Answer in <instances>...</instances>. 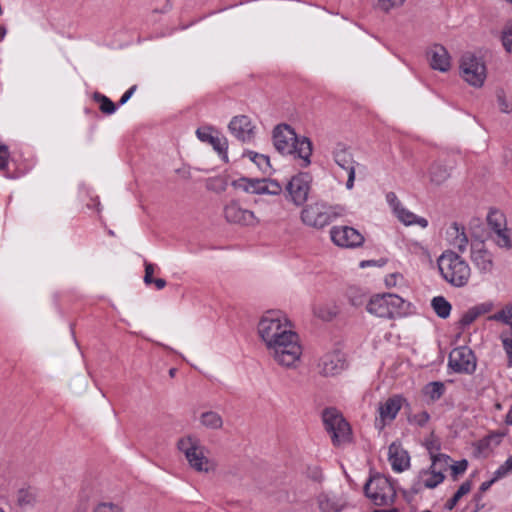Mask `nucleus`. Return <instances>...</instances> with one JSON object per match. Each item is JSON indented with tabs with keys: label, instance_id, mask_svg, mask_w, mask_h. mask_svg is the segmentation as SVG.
<instances>
[{
	"label": "nucleus",
	"instance_id": "obj_25",
	"mask_svg": "<svg viewBox=\"0 0 512 512\" xmlns=\"http://www.w3.org/2000/svg\"><path fill=\"white\" fill-rule=\"evenodd\" d=\"M265 178H248L241 177L233 182V186L246 193L250 194H264Z\"/></svg>",
	"mask_w": 512,
	"mask_h": 512
},
{
	"label": "nucleus",
	"instance_id": "obj_21",
	"mask_svg": "<svg viewBox=\"0 0 512 512\" xmlns=\"http://www.w3.org/2000/svg\"><path fill=\"white\" fill-rule=\"evenodd\" d=\"M388 460L395 472H403L410 466V457L408 452L396 443H392L389 446Z\"/></svg>",
	"mask_w": 512,
	"mask_h": 512
},
{
	"label": "nucleus",
	"instance_id": "obj_39",
	"mask_svg": "<svg viewBox=\"0 0 512 512\" xmlns=\"http://www.w3.org/2000/svg\"><path fill=\"white\" fill-rule=\"evenodd\" d=\"M489 320L500 321L512 327V305L506 306L499 312L489 316Z\"/></svg>",
	"mask_w": 512,
	"mask_h": 512
},
{
	"label": "nucleus",
	"instance_id": "obj_49",
	"mask_svg": "<svg viewBox=\"0 0 512 512\" xmlns=\"http://www.w3.org/2000/svg\"><path fill=\"white\" fill-rule=\"evenodd\" d=\"M477 315H476V312L475 310L472 308H470L468 311H466L463 316L461 317V320H460V323L462 326H469L470 324H472L476 319H477Z\"/></svg>",
	"mask_w": 512,
	"mask_h": 512
},
{
	"label": "nucleus",
	"instance_id": "obj_50",
	"mask_svg": "<svg viewBox=\"0 0 512 512\" xmlns=\"http://www.w3.org/2000/svg\"><path fill=\"white\" fill-rule=\"evenodd\" d=\"M144 266H145V274H144L143 280L146 285H150L153 282V273L155 270V265L145 261Z\"/></svg>",
	"mask_w": 512,
	"mask_h": 512
},
{
	"label": "nucleus",
	"instance_id": "obj_47",
	"mask_svg": "<svg viewBox=\"0 0 512 512\" xmlns=\"http://www.w3.org/2000/svg\"><path fill=\"white\" fill-rule=\"evenodd\" d=\"M93 512H123V508L112 502H103L98 504Z\"/></svg>",
	"mask_w": 512,
	"mask_h": 512
},
{
	"label": "nucleus",
	"instance_id": "obj_10",
	"mask_svg": "<svg viewBox=\"0 0 512 512\" xmlns=\"http://www.w3.org/2000/svg\"><path fill=\"white\" fill-rule=\"evenodd\" d=\"M223 215L228 223L242 227H255L260 223V219L252 210L244 208L236 200H232L224 206Z\"/></svg>",
	"mask_w": 512,
	"mask_h": 512
},
{
	"label": "nucleus",
	"instance_id": "obj_13",
	"mask_svg": "<svg viewBox=\"0 0 512 512\" xmlns=\"http://www.w3.org/2000/svg\"><path fill=\"white\" fill-rule=\"evenodd\" d=\"M334 162L348 174L346 188L351 190L354 187L355 171L359 164L354 160L350 149L343 143H337L332 150Z\"/></svg>",
	"mask_w": 512,
	"mask_h": 512
},
{
	"label": "nucleus",
	"instance_id": "obj_63",
	"mask_svg": "<svg viewBox=\"0 0 512 512\" xmlns=\"http://www.w3.org/2000/svg\"><path fill=\"white\" fill-rule=\"evenodd\" d=\"M367 262H361V266L364 267Z\"/></svg>",
	"mask_w": 512,
	"mask_h": 512
},
{
	"label": "nucleus",
	"instance_id": "obj_31",
	"mask_svg": "<svg viewBox=\"0 0 512 512\" xmlns=\"http://www.w3.org/2000/svg\"><path fill=\"white\" fill-rule=\"evenodd\" d=\"M490 237L499 248L506 250L512 248V240L507 227L491 233Z\"/></svg>",
	"mask_w": 512,
	"mask_h": 512
},
{
	"label": "nucleus",
	"instance_id": "obj_60",
	"mask_svg": "<svg viewBox=\"0 0 512 512\" xmlns=\"http://www.w3.org/2000/svg\"><path fill=\"white\" fill-rule=\"evenodd\" d=\"M504 32H512V22L510 23L508 29L505 30Z\"/></svg>",
	"mask_w": 512,
	"mask_h": 512
},
{
	"label": "nucleus",
	"instance_id": "obj_55",
	"mask_svg": "<svg viewBox=\"0 0 512 512\" xmlns=\"http://www.w3.org/2000/svg\"><path fill=\"white\" fill-rule=\"evenodd\" d=\"M136 90V86H132L130 87L121 97L120 101H119V104L120 105H123L125 104L133 95V93L135 92Z\"/></svg>",
	"mask_w": 512,
	"mask_h": 512
},
{
	"label": "nucleus",
	"instance_id": "obj_11",
	"mask_svg": "<svg viewBox=\"0 0 512 512\" xmlns=\"http://www.w3.org/2000/svg\"><path fill=\"white\" fill-rule=\"evenodd\" d=\"M312 177L309 173H298L286 185L290 201L295 206H303L308 200L311 190Z\"/></svg>",
	"mask_w": 512,
	"mask_h": 512
},
{
	"label": "nucleus",
	"instance_id": "obj_27",
	"mask_svg": "<svg viewBox=\"0 0 512 512\" xmlns=\"http://www.w3.org/2000/svg\"><path fill=\"white\" fill-rule=\"evenodd\" d=\"M395 215L404 225L409 226L417 224L422 228H426L428 226L427 219L415 215L403 206L401 208H396Z\"/></svg>",
	"mask_w": 512,
	"mask_h": 512
},
{
	"label": "nucleus",
	"instance_id": "obj_46",
	"mask_svg": "<svg viewBox=\"0 0 512 512\" xmlns=\"http://www.w3.org/2000/svg\"><path fill=\"white\" fill-rule=\"evenodd\" d=\"M501 341L508 357V365L512 367V333L502 334Z\"/></svg>",
	"mask_w": 512,
	"mask_h": 512
},
{
	"label": "nucleus",
	"instance_id": "obj_38",
	"mask_svg": "<svg viewBox=\"0 0 512 512\" xmlns=\"http://www.w3.org/2000/svg\"><path fill=\"white\" fill-rule=\"evenodd\" d=\"M471 490V484L470 482L466 481V482H463L460 487L458 488V490L455 492V494L453 495V497L451 499H449L446 504H445V507L448 509V510H452L458 503V501L464 496L466 495L467 493H469Z\"/></svg>",
	"mask_w": 512,
	"mask_h": 512
},
{
	"label": "nucleus",
	"instance_id": "obj_33",
	"mask_svg": "<svg viewBox=\"0 0 512 512\" xmlns=\"http://www.w3.org/2000/svg\"><path fill=\"white\" fill-rule=\"evenodd\" d=\"M431 465L430 467L436 471V473L444 474L450 466V462H452L451 458L442 453H438L437 455H432Z\"/></svg>",
	"mask_w": 512,
	"mask_h": 512
},
{
	"label": "nucleus",
	"instance_id": "obj_19",
	"mask_svg": "<svg viewBox=\"0 0 512 512\" xmlns=\"http://www.w3.org/2000/svg\"><path fill=\"white\" fill-rule=\"evenodd\" d=\"M471 260L481 273H490L493 270V256L483 242L472 244Z\"/></svg>",
	"mask_w": 512,
	"mask_h": 512
},
{
	"label": "nucleus",
	"instance_id": "obj_54",
	"mask_svg": "<svg viewBox=\"0 0 512 512\" xmlns=\"http://www.w3.org/2000/svg\"><path fill=\"white\" fill-rule=\"evenodd\" d=\"M425 445H426V448H427V450L429 452L430 458L432 457V455H437L438 454V453H436V451L439 450V445L435 441H433V440L426 441Z\"/></svg>",
	"mask_w": 512,
	"mask_h": 512
},
{
	"label": "nucleus",
	"instance_id": "obj_17",
	"mask_svg": "<svg viewBox=\"0 0 512 512\" xmlns=\"http://www.w3.org/2000/svg\"><path fill=\"white\" fill-rule=\"evenodd\" d=\"M230 133L241 142H251L255 137V125L246 115L234 116L229 125Z\"/></svg>",
	"mask_w": 512,
	"mask_h": 512
},
{
	"label": "nucleus",
	"instance_id": "obj_57",
	"mask_svg": "<svg viewBox=\"0 0 512 512\" xmlns=\"http://www.w3.org/2000/svg\"><path fill=\"white\" fill-rule=\"evenodd\" d=\"M157 290H161L166 286V281L162 278L153 279V282Z\"/></svg>",
	"mask_w": 512,
	"mask_h": 512
},
{
	"label": "nucleus",
	"instance_id": "obj_2",
	"mask_svg": "<svg viewBox=\"0 0 512 512\" xmlns=\"http://www.w3.org/2000/svg\"><path fill=\"white\" fill-rule=\"evenodd\" d=\"M273 145L280 154L299 158L302 167H307L311 163L312 142L307 137L298 138L287 124H279L274 128Z\"/></svg>",
	"mask_w": 512,
	"mask_h": 512
},
{
	"label": "nucleus",
	"instance_id": "obj_12",
	"mask_svg": "<svg viewBox=\"0 0 512 512\" xmlns=\"http://www.w3.org/2000/svg\"><path fill=\"white\" fill-rule=\"evenodd\" d=\"M448 365L456 373L472 374L477 362L473 351L467 346H461L450 352Z\"/></svg>",
	"mask_w": 512,
	"mask_h": 512
},
{
	"label": "nucleus",
	"instance_id": "obj_64",
	"mask_svg": "<svg viewBox=\"0 0 512 512\" xmlns=\"http://www.w3.org/2000/svg\"><path fill=\"white\" fill-rule=\"evenodd\" d=\"M506 1L509 2V3H512V0H506Z\"/></svg>",
	"mask_w": 512,
	"mask_h": 512
},
{
	"label": "nucleus",
	"instance_id": "obj_4",
	"mask_svg": "<svg viewBox=\"0 0 512 512\" xmlns=\"http://www.w3.org/2000/svg\"><path fill=\"white\" fill-rule=\"evenodd\" d=\"M439 271L445 281L454 287L467 285L471 269L469 264L458 254L447 250L438 258Z\"/></svg>",
	"mask_w": 512,
	"mask_h": 512
},
{
	"label": "nucleus",
	"instance_id": "obj_8",
	"mask_svg": "<svg viewBox=\"0 0 512 512\" xmlns=\"http://www.w3.org/2000/svg\"><path fill=\"white\" fill-rule=\"evenodd\" d=\"M322 418L325 429L331 435L332 442L335 446H341L350 442V426L336 409H325Z\"/></svg>",
	"mask_w": 512,
	"mask_h": 512
},
{
	"label": "nucleus",
	"instance_id": "obj_6",
	"mask_svg": "<svg viewBox=\"0 0 512 512\" xmlns=\"http://www.w3.org/2000/svg\"><path fill=\"white\" fill-rule=\"evenodd\" d=\"M177 448L182 452L193 470L200 473H209L215 469V464L207 455V449L199 439L186 436L178 440Z\"/></svg>",
	"mask_w": 512,
	"mask_h": 512
},
{
	"label": "nucleus",
	"instance_id": "obj_41",
	"mask_svg": "<svg viewBox=\"0 0 512 512\" xmlns=\"http://www.w3.org/2000/svg\"><path fill=\"white\" fill-rule=\"evenodd\" d=\"M282 190L283 188L278 181L265 178L264 194L276 196L281 194Z\"/></svg>",
	"mask_w": 512,
	"mask_h": 512
},
{
	"label": "nucleus",
	"instance_id": "obj_20",
	"mask_svg": "<svg viewBox=\"0 0 512 512\" xmlns=\"http://www.w3.org/2000/svg\"><path fill=\"white\" fill-rule=\"evenodd\" d=\"M427 55L430 61V66L434 70L447 72L450 69L451 58L444 46L438 44L433 45L427 52Z\"/></svg>",
	"mask_w": 512,
	"mask_h": 512
},
{
	"label": "nucleus",
	"instance_id": "obj_35",
	"mask_svg": "<svg viewBox=\"0 0 512 512\" xmlns=\"http://www.w3.org/2000/svg\"><path fill=\"white\" fill-rule=\"evenodd\" d=\"M487 223L493 233L506 227V218L501 212L492 210L487 215Z\"/></svg>",
	"mask_w": 512,
	"mask_h": 512
},
{
	"label": "nucleus",
	"instance_id": "obj_52",
	"mask_svg": "<svg viewBox=\"0 0 512 512\" xmlns=\"http://www.w3.org/2000/svg\"><path fill=\"white\" fill-rule=\"evenodd\" d=\"M386 200L389 203V205L393 208L394 213L396 212V208L402 207L399 199L397 198V196L394 192L387 193Z\"/></svg>",
	"mask_w": 512,
	"mask_h": 512
},
{
	"label": "nucleus",
	"instance_id": "obj_56",
	"mask_svg": "<svg viewBox=\"0 0 512 512\" xmlns=\"http://www.w3.org/2000/svg\"><path fill=\"white\" fill-rule=\"evenodd\" d=\"M399 278H401V275L398 273L389 274L385 278V283L387 286H395Z\"/></svg>",
	"mask_w": 512,
	"mask_h": 512
},
{
	"label": "nucleus",
	"instance_id": "obj_62",
	"mask_svg": "<svg viewBox=\"0 0 512 512\" xmlns=\"http://www.w3.org/2000/svg\"><path fill=\"white\" fill-rule=\"evenodd\" d=\"M319 473H320V472L317 470V471L315 472L314 478H317Z\"/></svg>",
	"mask_w": 512,
	"mask_h": 512
},
{
	"label": "nucleus",
	"instance_id": "obj_53",
	"mask_svg": "<svg viewBox=\"0 0 512 512\" xmlns=\"http://www.w3.org/2000/svg\"><path fill=\"white\" fill-rule=\"evenodd\" d=\"M502 44L507 52L512 53V34H502Z\"/></svg>",
	"mask_w": 512,
	"mask_h": 512
},
{
	"label": "nucleus",
	"instance_id": "obj_37",
	"mask_svg": "<svg viewBox=\"0 0 512 512\" xmlns=\"http://www.w3.org/2000/svg\"><path fill=\"white\" fill-rule=\"evenodd\" d=\"M16 502L21 508H27L34 504L35 494L30 488H23L18 490L16 494Z\"/></svg>",
	"mask_w": 512,
	"mask_h": 512
},
{
	"label": "nucleus",
	"instance_id": "obj_26",
	"mask_svg": "<svg viewBox=\"0 0 512 512\" xmlns=\"http://www.w3.org/2000/svg\"><path fill=\"white\" fill-rule=\"evenodd\" d=\"M511 473H512V455H510L506 459V461L495 470V472L493 473V477L490 480L485 481L481 484L480 490L482 492L487 491L492 486L493 483L506 477L507 475H509Z\"/></svg>",
	"mask_w": 512,
	"mask_h": 512
},
{
	"label": "nucleus",
	"instance_id": "obj_34",
	"mask_svg": "<svg viewBox=\"0 0 512 512\" xmlns=\"http://www.w3.org/2000/svg\"><path fill=\"white\" fill-rule=\"evenodd\" d=\"M423 392L432 402H435L444 395L445 385L438 381L430 382L424 387Z\"/></svg>",
	"mask_w": 512,
	"mask_h": 512
},
{
	"label": "nucleus",
	"instance_id": "obj_3",
	"mask_svg": "<svg viewBox=\"0 0 512 512\" xmlns=\"http://www.w3.org/2000/svg\"><path fill=\"white\" fill-rule=\"evenodd\" d=\"M344 215L345 208L342 205H331L325 201H316L303 207L300 219L306 226L322 229Z\"/></svg>",
	"mask_w": 512,
	"mask_h": 512
},
{
	"label": "nucleus",
	"instance_id": "obj_28",
	"mask_svg": "<svg viewBox=\"0 0 512 512\" xmlns=\"http://www.w3.org/2000/svg\"><path fill=\"white\" fill-rule=\"evenodd\" d=\"M429 176L431 183L441 185L449 178L450 171L445 165L434 163L430 167Z\"/></svg>",
	"mask_w": 512,
	"mask_h": 512
},
{
	"label": "nucleus",
	"instance_id": "obj_36",
	"mask_svg": "<svg viewBox=\"0 0 512 512\" xmlns=\"http://www.w3.org/2000/svg\"><path fill=\"white\" fill-rule=\"evenodd\" d=\"M245 156L254 162L263 173H268L271 170L270 159L268 156L254 151H247Z\"/></svg>",
	"mask_w": 512,
	"mask_h": 512
},
{
	"label": "nucleus",
	"instance_id": "obj_24",
	"mask_svg": "<svg viewBox=\"0 0 512 512\" xmlns=\"http://www.w3.org/2000/svg\"><path fill=\"white\" fill-rule=\"evenodd\" d=\"M444 479V474L436 473V471L429 467L427 469H422L419 472L414 486L417 487V490H420L421 488L434 489L441 484Z\"/></svg>",
	"mask_w": 512,
	"mask_h": 512
},
{
	"label": "nucleus",
	"instance_id": "obj_29",
	"mask_svg": "<svg viewBox=\"0 0 512 512\" xmlns=\"http://www.w3.org/2000/svg\"><path fill=\"white\" fill-rule=\"evenodd\" d=\"M313 311L318 318L330 321L338 314V307L334 303L318 304L314 306Z\"/></svg>",
	"mask_w": 512,
	"mask_h": 512
},
{
	"label": "nucleus",
	"instance_id": "obj_51",
	"mask_svg": "<svg viewBox=\"0 0 512 512\" xmlns=\"http://www.w3.org/2000/svg\"><path fill=\"white\" fill-rule=\"evenodd\" d=\"M473 309L475 310L477 317H480L484 314L489 313L493 309V304L490 302H485L473 306Z\"/></svg>",
	"mask_w": 512,
	"mask_h": 512
},
{
	"label": "nucleus",
	"instance_id": "obj_7",
	"mask_svg": "<svg viewBox=\"0 0 512 512\" xmlns=\"http://www.w3.org/2000/svg\"><path fill=\"white\" fill-rule=\"evenodd\" d=\"M405 301L396 294L375 295L370 298L366 310L380 318H395L404 314Z\"/></svg>",
	"mask_w": 512,
	"mask_h": 512
},
{
	"label": "nucleus",
	"instance_id": "obj_43",
	"mask_svg": "<svg viewBox=\"0 0 512 512\" xmlns=\"http://www.w3.org/2000/svg\"><path fill=\"white\" fill-rule=\"evenodd\" d=\"M496 101H497L498 108L502 113H510L512 111V105L507 100L506 95L503 90L497 91Z\"/></svg>",
	"mask_w": 512,
	"mask_h": 512
},
{
	"label": "nucleus",
	"instance_id": "obj_45",
	"mask_svg": "<svg viewBox=\"0 0 512 512\" xmlns=\"http://www.w3.org/2000/svg\"><path fill=\"white\" fill-rule=\"evenodd\" d=\"M467 467L468 462L465 459L455 462L453 464L450 462L449 466L451 470V475L454 479H457L459 475L463 474L467 470Z\"/></svg>",
	"mask_w": 512,
	"mask_h": 512
},
{
	"label": "nucleus",
	"instance_id": "obj_40",
	"mask_svg": "<svg viewBox=\"0 0 512 512\" xmlns=\"http://www.w3.org/2000/svg\"><path fill=\"white\" fill-rule=\"evenodd\" d=\"M95 98L99 102L100 110L104 114L110 115L116 111L115 104L108 97L101 95V94H96Z\"/></svg>",
	"mask_w": 512,
	"mask_h": 512
},
{
	"label": "nucleus",
	"instance_id": "obj_48",
	"mask_svg": "<svg viewBox=\"0 0 512 512\" xmlns=\"http://www.w3.org/2000/svg\"><path fill=\"white\" fill-rule=\"evenodd\" d=\"M9 156L8 147L0 142V171H4L7 168Z\"/></svg>",
	"mask_w": 512,
	"mask_h": 512
},
{
	"label": "nucleus",
	"instance_id": "obj_23",
	"mask_svg": "<svg viewBox=\"0 0 512 512\" xmlns=\"http://www.w3.org/2000/svg\"><path fill=\"white\" fill-rule=\"evenodd\" d=\"M446 239L449 244L458 249L460 252H464L468 245V237L465 233V229L462 225L454 222L446 230Z\"/></svg>",
	"mask_w": 512,
	"mask_h": 512
},
{
	"label": "nucleus",
	"instance_id": "obj_61",
	"mask_svg": "<svg viewBox=\"0 0 512 512\" xmlns=\"http://www.w3.org/2000/svg\"><path fill=\"white\" fill-rule=\"evenodd\" d=\"M0 32H6V29L3 26H0Z\"/></svg>",
	"mask_w": 512,
	"mask_h": 512
},
{
	"label": "nucleus",
	"instance_id": "obj_30",
	"mask_svg": "<svg viewBox=\"0 0 512 512\" xmlns=\"http://www.w3.org/2000/svg\"><path fill=\"white\" fill-rule=\"evenodd\" d=\"M200 422L203 426L209 429H220L223 426L222 417L214 411H207L201 414Z\"/></svg>",
	"mask_w": 512,
	"mask_h": 512
},
{
	"label": "nucleus",
	"instance_id": "obj_42",
	"mask_svg": "<svg viewBox=\"0 0 512 512\" xmlns=\"http://www.w3.org/2000/svg\"><path fill=\"white\" fill-rule=\"evenodd\" d=\"M404 2L405 0H377L376 7L383 12H389L402 6Z\"/></svg>",
	"mask_w": 512,
	"mask_h": 512
},
{
	"label": "nucleus",
	"instance_id": "obj_22",
	"mask_svg": "<svg viewBox=\"0 0 512 512\" xmlns=\"http://www.w3.org/2000/svg\"><path fill=\"white\" fill-rule=\"evenodd\" d=\"M317 501L322 512H341L347 506V501L343 496L333 493H321Z\"/></svg>",
	"mask_w": 512,
	"mask_h": 512
},
{
	"label": "nucleus",
	"instance_id": "obj_59",
	"mask_svg": "<svg viewBox=\"0 0 512 512\" xmlns=\"http://www.w3.org/2000/svg\"><path fill=\"white\" fill-rule=\"evenodd\" d=\"M176 370L174 368L170 369L169 374L171 377L175 375Z\"/></svg>",
	"mask_w": 512,
	"mask_h": 512
},
{
	"label": "nucleus",
	"instance_id": "obj_9",
	"mask_svg": "<svg viewBox=\"0 0 512 512\" xmlns=\"http://www.w3.org/2000/svg\"><path fill=\"white\" fill-rule=\"evenodd\" d=\"M364 491L366 496L377 506L389 504L395 496L390 481L380 475L371 477L366 483Z\"/></svg>",
	"mask_w": 512,
	"mask_h": 512
},
{
	"label": "nucleus",
	"instance_id": "obj_32",
	"mask_svg": "<svg viewBox=\"0 0 512 512\" xmlns=\"http://www.w3.org/2000/svg\"><path fill=\"white\" fill-rule=\"evenodd\" d=\"M431 305L435 313L440 318H447L451 313V304L442 296L434 297L431 301Z\"/></svg>",
	"mask_w": 512,
	"mask_h": 512
},
{
	"label": "nucleus",
	"instance_id": "obj_44",
	"mask_svg": "<svg viewBox=\"0 0 512 512\" xmlns=\"http://www.w3.org/2000/svg\"><path fill=\"white\" fill-rule=\"evenodd\" d=\"M408 420L412 425L424 427L430 420V415L426 411H421L419 413H416V414L410 416Z\"/></svg>",
	"mask_w": 512,
	"mask_h": 512
},
{
	"label": "nucleus",
	"instance_id": "obj_15",
	"mask_svg": "<svg viewBox=\"0 0 512 512\" xmlns=\"http://www.w3.org/2000/svg\"><path fill=\"white\" fill-rule=\"evenodd\" d=\"M196 135L201 142L210 144L224 161H228V141L226 137L210 126L198 128Z\"/></svg>",
	"mask_w": 512,
	"mask_h": 512
},
{
	"label": "nucleus",
	"instance_id": "obj_18",
	"mask_svg": "<svg viewBox=\"0 0 512 512\" xmlns=\"http://www.w3.org/2000/svg\"><path fill=\"white\" fill-rule=\"evenodd\" d=\"M319 372L324 376H334L346 367V359L340 351L325 354L319 364Z\"/></svg>",
	"mask_w": 512,
	"mask_h": 512
},
{
	"label": "nucleus",
	"instance_id": "obj_5",
	"mask_svg": "<svg viewBox=\"0 0 512 512\" xmlns=\"http://www.w3.org/2000/svg\"><path fill=\"white\" fill-rule=\"evenodd\" d=\"M487 66L482 55L466 51L459 60V75L461 79L473 88H482L487 79Z\"/></svg>",
	"mask_w": 512,
	"mask_h": 512
},
{
	"label": "nucleus",
	"instance_id": "obj_58",
	"mask_svg": "<svg viewBox=\"0 0 512 512\" xmlns=\"http://www.w3.org/2000/svg\"><path fill=\"white\" fill-rule=\"evenodd\" d=\"M350 301H351L352 305H354V306H360L364 302L362 296L353 297L351 294H350Z\"/></svg>",
	"mask_w": 512,
	"mask_h": 512
},
{
	"label": "nucleus",
	"instance_id": "obj_14",
	"mask_svg": "<svg viewBox=\"0 0 512 512\" xmlns=\"http://www.w3.org/2000/svg\"><path fill=\"white\" fill-rule=\"evenodd\" d=\"M330 236L335 245L344 248L359 247L364 242L363 235L358 230L349 226L332 227Z\"/></svg>",
	"mask_w": 512,
	"mask_h": 512
},
{
	"label": "nucleus",
	"instance_id": "obj_16",
	"mask_svg": "<svg viewBox=\"0 0 512 512\" xmlns=\"http://www.w3.org/2000/svg\"><path fill=\"white\" fill-rule=\"evenodd\" d=\"M404 399L400 395H394L385 402L380 403L378 407L379 417L376 418L375 426L382 430L387 424H390L399 413Z\"/></svg>",
	"mask_w": 512,
	"mask_h": 512
},
{
	"label": "nucleus",
	"instance_id": "obj_1",
	"mask_svg": "<svg viewBox=\"0 0 512 512\" xmlns=\"http://www.w3.org/2000/svg\"><path fill=\"white\" fill-rule=\"evenodd\" d=\"M257 332L270 357L280 366L295 367L302 348L288 317L281 311L265 312L257 325Z\"/></svg>",
	"mask_w": 512,
	"mask_h": 512
}]
</instances>
